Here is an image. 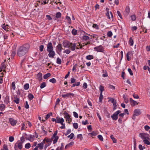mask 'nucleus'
I'll return each instance as SVG.
<instances>
[{
    "label": "nucleus",
    "mask_w": 150,
    "mask_h": 150,
    "mask_svg": "<svg viewBox=\"0 0 150 150\" xmlns=\"http://www.w3.org/2000/svg\"><path fill=\"white\" fill-rule=\"evenodd\" d=\"M30 45L28 44H25L21 46L18 50L17 54L19 57H21L26 54L30 48Z\"/></svg>",
    "instance_id": "f257e3e1"
},
{
    "label": "nucleus",
    "mask_w": 150,
    "mask_h": 150,
    "mask_svg": "<svg viewBox=\"0 0 150 150\" xmlns=\"http://www.w3.org/2000/svg\"><path fill=\"white\" fill-rule=\"evenodd\" d=\"M5 62L6 60H4V62L1 63V70H0V72H1L3 70L4 72H6V69L7 70V72H8L9 71L10 69V67H9V68L8 69V68H6V66L5 65Z\"/></svg>",
    "instance_id": "f03ea898"
},
{
    "label": "nucleus",
    "mask_w": 150,
    "mask_h": 150,
    "mask_svg": "<svg viewBox=\"0 0 150 150\" xmlns=\"http://www.w3.org/2000/svg\"><path fill=\"white\" fill-rule=\"evenodd\" d=\"M64 114L65 115L64 117L66 119V121L68 122L69 124H70L72 121L71 116L68 113L64 112Z\"/></svg>",
    "instance_id": "7ed1b4c3"
},
{
    "label": "nucleus",
    "mask_w": 150,
    "mask_h": 150,
    "mask_svg": "<svg viewBox=\"0 0 150 150\" xmlns=\"http://www.w3.org/2000/svg\"><path fill=\"white\" fill-rule=\"evenodd\" d=\"M134 114L132 117V118L134 120H135L136 116L140 115L141 113L140 110L138 109H136L134 110Z\"/></svg>",
    "instance_id": "20e7f679"
},
{
    "label": "nucleus",
    "mask_w": 150,
    "mask_h": 150,
    "mask_svg": "<svg viewBox=\"0 0 150 150\" xmlns=\"http://www.w3.org/2000/svg\"><path fill=\"white\" fill-rule=\"evenodd\" d=\"M22 146L23 144L18 141L15 144L14 149L15 150H18V149L21 150L22 149Z\"/></svg>",
    "instance_id": "39448f33"
},
{
    "label": "nucleus",
    "mask_w": 150,
    "mask_h": 150,
    "mask_svg": "<svg viewBox=\"0 0 150 150\" xmlns=\"http://www.w3.org/2000/svg\"><path fill=\"white\" fill-rule=\"evenodd\" d=\"M121 111L120 110H117L111 116V117L112 120H116L118 117V115L121 112Z\"/></svg>",
    "instance_id": "423d86ee"
},
{
    "label": "nucleus",
    "mask_w": 150,
    "mask_h": 150,
    "mask_svg": "<svg viewBox=\"0 0 150 150\" xmlns=\"http://www.w3.org/2000/svg\"><path fill=\"white\" fill-rule=\"evenodd\" d=\"M149 134L144 133H141L139 134V136L142 139H149Z\"/></svg>",
    "instance_id": "0eeeda50"
},
{
    "label": "nucleus",
    "mask_w": 150,
    "mask_h": 150,
    "mask_svg": "<svg viewBox=\"0 0 150 150\" xmlns=\"http://www.w3.org/2000/svg\"><path fill=\"white\" fill-rule=\"evenodd\" d=\"M108 99L109 100V101H110L113 103V110H115L117 108L116 101L115 99L111 98H108Z\"/></svg>",
    "instance_id": "6e6552de"
},
{
    "label": "nucleus",
    "mask_w": 150,
    "mask_h": 150,
    "mask_svg": "<svg viewBox=\"0 0 150 150\" xmlns=\"http://www.w3.org/2000/svg\"><path fill=\"white\" fill-rule=\"evenodd\" d=\"M94 49L98 52H103L104 51L103 47L101 45L95 47Z\"/></svg>",
    "instance_id": "1a4fd4ad"
},
{
    "label": "nucleus",
    "mask_w": 150,
    "mask_h": 150,
    "mask_svg": "<svg viewBox=\"0 0 150 150\" xmlns=\"http://www.w3.org/2000/svg\"><path fill=\"white\" fill-rule=\"evenodd\" d=\"M63 44L64 47L69 48L71 45V43L67 41H65L63 42Z\"/></svg>",
    "instance_id": "9d476101"
},
{
    "label": "nucleus",
    "mask_w": 150,
    "mask_h": 150,
    "mask_svg": "<svg viewBox=\"0 0 150 150\" xmlns=\"http://www.w3.org/2000/svg\"><path fill=\"white\" fill-rule=\"evenodd\" d=\"M53 47L52 44L50 42L47 45V52L53 50Z\"/></svg>",
    "instance_id": "9b49d317"
},
{
    "label": "nucleus",
    "mask_w": 150,
    "mask_h": 150,
    "mask_svg": "<svg viewBox=\"0 0 150 150\" xmlns=\"http://www.w3.org/2000/svg\"><path fill=\"white\" fill-rule=\"evenodd\" d=\"M49 52L48 55L50 57L54 58L55 55V52L53 50L48 52Z\"/></svg>",
    "instance_id": "f8f14e48"
},
{
    "label": "nucleus",
    "mask_w": 150,
    "mask_h": 150,
    "mask_svg": "<svg viewBox=\"0 0 150 150\" xmlns=\"http://www.w3.org/2000/svg\"><path fill=\"white\" fill-rule=\"evenodd\" d=\"M56 121V123H60L61 125H62L63 123L64 122V119L63 118H60L59 117H57Z\"/></svg>",
    "instance_id": "ddd939ff"
},
{
    "label": "nucleus",
    "mask_w": 150,
    "mask_h": 150,
    "mask_svg": "<svg viewBox=\"0 0 150 150\" xmlns=\"http://www.w3.org/2000/svg\"><path fill=\"white\" fill-rule=\"evenodd\" d=\"M129 101L132 106H134L136 105H138V103L136 101L133 100L132 98H130Z\"/></svg>",
    "instance_id": "4468645a"
},
{
    "label": "nucleus",
    "mask_w": 150,
    "mask_h": 150,
    "mask_svg": "<svg viewBox=\"0 0 150 150\" xmlns=\"http://www.w3.org/2000/svg\"><path fill=\"white\" fill-rule=\"evenodd\" d=\"M9 121L10 123L11 124V125L13 126H14L16 125L17 123L16 121L12 118H9Z\"/></svg>",
    "instance_id": "2eb2a0df"
},
{
    "label": "nucleus",
    "mask_w": 150,
    "mask_h": 150,
    "mask_svg": "<svg viewBox=\"0 0 150 150\" xmlns=\"http://www.w3.org/2000/svg\"><path fill=\"white\" fill-rule=\"evenodd\" d=\"M129 13V6L126 7L125 11L124 12V14L126 16H127Z\"/></svg>",
    "instance_id": "dca6fc26"
},
{
    "label": "nucleus",
    "mask_w": 150,
    "mask_h": 150,
    "mask_svg": "<svg viewBox=\"0 0 150 150\" xmlns=\"http://www.w3.org/2000/svg\"><path fill=\"white\" fill-rule=\"evenodd\" d=\"M71 49L72 50L74 51L75 50L76 48V44L75 43H71Z\"/></svg>",
    "instance_id": "f3484780"
},
{
    "label": "nucleus",
    "mask_w": 150,
    "mask_h": 150,
    "mask_svg": "<svg viewBox=\"0 0 150 150\" xmlns=\"http://www.w3.org/2000/svg\"><path fill=\"white\" fill-rule=\"evenodd\" d=\"M4 102L5 103L7 104H8L9 102V99L8 96H6V97Z\"/></svg>",
    "instance_id": "a211bd4d"
},
{
    "label": "nucleus",
    "mask_w": 150,
    "mask_h": 150,
    "mask_svg": "<svg viewBox=\"0 0 150 150\" xmlns=\"http://www.w3.org/2000/svg\"><path fill=\"white\" fill-rule=\"evenodd\" d=\"M1 27L2 28L5 30L6 31H8V25H6L4 24L2 25Z\"/></svg>",
    "instance_id": "6ab92c4d"
},
{
    "label": "nucleus",
    "mask_w": 150,
    "mask_h": 150,
    "mask_svg": "<svg viewBox=\"0 0 150 150\" xmlns=\"http://www.w3.org/2000/svg\"><path fill=\"white\" fill-rule=\"evenodd\" d=\"M37 77L39 80L40 81H41L42 79V74L40 72H39L37 74Z\"/></svg>",
    "instance_id": "aec40b11"
},
{
    "label": "nucleus",
    "mask_w": 150,
    "mask_h": 150,
    "mask_svg": "<svg viewBox=\"0 0 150 150\" xmlns=\"http://www.w3.org/2000/svg\"><path fill=\"white\" fill-rule=\"evenodd\" d=\"M82 47V45L79 43H77L76 45V49H81Z\"/></svg>",
    "instance_id": "412c9836"
},
{
    "label": "nucleus",
    "mask_w": 150,
    "mask_h": 150,
    "mask_svg": "<svg viewBox=\"0 0 150 150\" xmlns=\"http://www.w3.org/2000/svg\"><path fill=\"white\" fill-rule=\"evenodd\" d=\"M57 48L59 52H61L62 48V45L61 44H59L57 46Z\"/></svg>",
    "instance_id": "4be33fe9"
},
{
    "label": "nucleus",
    "mask_w": 150,
    "mask_h": 150,
    "mask_svg": "<svg viewBox=\"0 0 150 150\" xmlns=\"http://www.w3.org/2000/svg\"><path fill=\"white\" fill-rule=\"evenodd\" d=\"M38 148H39L40 149H43V148L44 145H43V143H40L38 144Z\"/></svg>",
    "instance_id": "5701e85b"
},
{
    "label": "nucleus",
    "mask_w": 150,
    "mask_h": 150,
    "mask_svg": "<svg viewBox=\"0 0 150 150\" xmlns=\"http://www.w3.org/2000/svg\"><path fill=\"white\" fill-rule=\"evenodd\" d=\"M93 58V57L92 55H88L86 57V59L88 60H91Z\"/></svg>",
    "instance_id": "b1692460"
},
{
    "label": "nucleus",
    "mask_w": 150,
    "mask_h": 150,
    "mask_svg": "<svg viewBox=\"0 0 150 150\" xmlns=\"http://www.w3.org/2000/svg\"><path fill=\"white\" fill-rule=\"evenodd\" d=\"M50 75L51 74L50 73H47L44 75L43 78L44 79H46L48 77H50Z\"/></svg>",
    "instance_id": "393cba45"
},
{
    "label": "nucleus",
    "mask_w": 150,
    "mask_h": 150,
    "mask_svg": "<svg viewBox=\"0 0 150 150\" xmlns=\"http://www.w3.org/2000/svg\"><path fill=\"white\" fill-rule=\"evenodd\" d=\"M129 43L131 46H133V45L134 42L131 38L129 39Z\"/></svg>",
    "instance_id": "a878e982"
},
{
    "label": "nucleus",
    "mask_w": 150,
    "mask_h": 150,
    "mask_svg": "<svg viewBox=\"0 0 150 150\" xmlns=\"http://www.w3.org/2000/svg\"><path fill=\"white\" fill-rule=\"evenodd\" d=\"M28 98L29 100H31L34 98V96L32 94L30 93L28 95Z\"/></svg>",
    "instance_id": "bb28decb"
},
{
    "label": "nucleus",
    "mask_w": 150,
    "mask_h": 150,
    "mask_svg": "<svg viewBox=\"0 0 150 150\" xmlns=\"http://www.w3.org/2000/svg\"><path fill=\"white\" fill-rule=\"evenodd\" d=\"M144 142L147 145H150V142L148 139H145L143 140Z\"/></svg>",
    "instance_id": "cd10ccee"
},
{
    "label": "nucleus",
    "mask_w": 150,
    "mask_h": 150,
    "mask_svg": "<svg viewBox=\"0 0 150 150\" xmlns=\"http://www.w3.org/2000/svg\"><path fill=\"white\" fill-rule=\"evenodd\" d=\"M5 105L3 104H0V109L1 111L5 109Z\"/></svg>",
    "instance_id": "c85d7f7f"
},
{
    "label": "nucleus",
    "mask_w": 150,
    "mask_h": 150,
    "mask_svg": "<svg viewBox=\"0 0 150 150\" xmlns=\"http://www.w3.org/2000/svg\"><path fill=\"white\" fill-rule=\"evenodd\" d=\"M14 98V102L17 104H18L19 103V99L17 98Z\"/></svg>",
    "instance_id": "c756f323"
},
{
    "label": "nucleus",
    "mask_w": 150,
    "mask_h": 150,
    "mask_svg": "<svg viewBox=\"0 0 150 150\" xmlns=\"http://www.w3.org/2000/svg\"><path fill=\"white\" fill-rule=\"evenodd\" d=\"M11 87L13 90H15L16 86H15V82H13L11 83Z\"/></svg>",
    "instance_id": "7c9ffc66"
},
{
    "label": "nucleus",
    "mask_w": 150,
    "mask_h": 150,
    "mask_svg": "<svg viewBox=\"0 0 150 150\" xmlns=\"http://www.w3.org/2000/svg\"><path fill=\"white\" fill-rule=\"evenodd\" d=\"M110 138L112 139L113 143H116L117 142L116 139L112 135L110 136Z\"/></svg>",
    "instance_id": "2f4dec72"
},
{
    "label": "nucleus",
    "mask_w": 150,
    "mask_h": 150,
    "mask_svg": "<svg viewBox=\"0 0 150 150\" xmlns=\"http://www.w3.org/2000/svg\"><path fill=\"white\" fill-rule=\"evenodd\" d=\"M80 83V82H75V83L73 85L71 86V87H75L76 86H79V85Z\"/></svg>",
    "instance_id": "473e14b6"
},
{
    "label": "nucleus",
    "mask_w": 150,
    "mask_h": 150,
    "mask_svg": "<svg viewBox=\"0 0 150 150\" xmlns=\"http://www.w3.org/2000/svg\"><path fill=\"white\" fill-rule=\"evenodd\" d=\"M46 86V83L44 82H42L41 84L40 88H44Z\"/></svg>",
    "instance_id": "72a5a7b5"
},
{
    "label": "nucleus",
    "mask_w": 150,
    "mask_h": 150,
    "mask_svg": "<svg viewBox=\"0 0 150 150\" xmlns=\"http://www.w3.org/2000/svg\"><path fill=\"white\" fill-rule=\"evenodd\" d=\"M66 19L67 20L68 22L69 23L71 24V20L70 17L68 16H66Z\"/></svg>",
    "instance_id": "f704fd0d"
},
{
    "label": "nucleus",
    "mask_w": 150,
    "mask_h": 150,
    "mask_svg": "<svg viewBox=\"0 0 150 150\" xmlns=\"http://www.w3.org/2000/svg\"><path fill=\"white\" fill-rule=\"evenodd\" d=\"M61 13L60 12H58L56 14V17L57 18H59L61 17Z\"/></svg>",
    "instance_id": "c9c22d12"
},
{
    "label": "nucleus",
    "mask_w": 150,
    "mask_h": 150,
    "mask_svg": "<svg viewBox=\"0 0 150 150\" xmlns=\"http://www.w3.org/2000/svg\"><path fill=\"white\" fill-rule=\"evenodd\" d=\"M77 30L75 29H73L72 31V33L74 35H76L77 33Z\"/></svg>",
    "instance_id": "e433bc0d"
},
{
    "label": "nucleus",
    "mask_w": 150,
    "mask_h": 150,
    "mask_svg": "<svg viewBox=\"0 0 150 150\" xmlns=\"http://www.w3.org/2000/svg\"><path fill=\"white\" fill-rule=\"evenodd\" d=\"M29 84L28 83H26L24 85V88L25 90H27L29 88Z\"/></svg>",
    "instance_id": "4c0bfd02"
},
{
    "label": "nucleus",
    "mask_w": 150,
    "mask_h": 150,
    "mask_svg": "<svg viewBox=\"0 0 150 150\" xmlns=\"http://www.w3.org/2000/svg\"><path fill=\"white\" fill-rule=\"evenodd\" d=\"M31 145L30 143H28L25 145V147L26 149H29Z\"/></svg>",
    "instance_id": "58836bf2"
},
{
    "label": "nucleus",
    "mask_w": 150,
    "mask_h": 150,
    "mask_svg": "<svg viewBox=\"0 0 150 150\" xmlns=\"http://www.w3.org/2000/svg\"><path fill=\"white\" fill-rule=\"evenodd\" d=\"M74 144V142H71L69 143L68 144H67L66 146H65V148L66 149L67 147H69L70 146H72Z\"/></svg>",
    "instance_id": "ea45409f"
},
{
    "label": "nucleus",
    "mask_w": 150,
    "mask_h": 150,
    "mask_svg": "<svg viewBox=\"0 0 150 150\" xmlns=\"http://www.w3.org/2000/svg\"><path fill=\"white\" fill-rule=\"evenodd\" d=\"M62 61L61 59H60L59 57H58L57 58V63L59 64H61Z\"/></svg>",
    "instance_id": "a19ab883"
},
{
    "label": "nucleus",
    "mask_w": 150,
    "mask_h": 150,
    "mask_svg": "<svg viewBox=\"0 0 150 150\" xmlns=\"http://www.w3.org/2000/svg\"><path fill=\"white\" fill-rule=\"evenodd\" d=\"M99 90L100 92H103L104 91V87L103 86L100 85L99 87Z\"/></svg>",
    "instance_id": "79ce46f5"
},
{
    "label": "nucleus",
    "mask_w": 150,
    "mask_h": 150,
    "mask_svg": "<svg viewBox=\"0 0 150 150\" xmlns=\"http://www.w3.org/2000/svg\"><path fill=\"white\" fill-rule=\"evenodd\" d=\"M41 3L42 4H45L48 3V0H40Z\"/></svg>",
    "instance_id": "37998d69"
},
{
    "label": "nucleus",
    "mask_w": 150,
    "mask_h": 150,
    "mask_svg": "<svg viewBox=\"0 0 150 150\" xmlns=\"http://www.w3.org/2000/svg\"><path fill=\"white\" fill-rule=\"evenodd\" d=\"M49 81L53 83H55L56 82L55 79L54 78H53L52 79H50L49 80Z\"/></svg>",
    "instance_id": "c03bdc74"
},
{
    "label": "nucleus",
    "mask_w": 150,
    "mask_h": 150,
    "mask_svg": "<svg viewBox=\"0 0 150 150\" xmlns=\"http://www.w3.org/2000/svg\"><path fill=\"white\" fill-rule=\"evenodd\" d=\"M54 139L53 140V144H55L57 142L59 137H54Z\"/></svg>",
    "instance_id": "a18cd8bd"
},
{
    "label": "nucleus",
    "mask_w": 150,
    "mask_h": 150,
    "mask_svg": "<svg viewBox=\"0 0 150 150\" xmlns=\"http://www.w3.org/2000/svg\"><path fill=\"white\" fill-rule=\"evenodd\" d=\"M52 115V112H50L49 113L47 114L46 116V120H47L48 118H49L50 117V115Z\"/></svg>",
    "instance_id": "49530a36"
},
{
    "label": "nucleus",
    "mask_w": 150,
    "mask_h": 150,
    "mask_svg": "<svg viewBox=\"0 0 150 150\" xmlns=\"http://www.w3.org/2000/svg\"><path fill=\"white\" fill-rule=\"evenodd\" d=\"M74 136V134L73 133H72L69 135L67 137L68 138L70 137V139H71L73 138Z\"/></svg>",
    "instance_id": "de8ad7c7"
},
{
    "label": "nucleus",
    "mask_w": 150,
    "mask_h": 150,
    "mask_svg": "<svg viewBox=\"0 0 150 150\" xmlns=\"http://www.w3.org/2000/svg\"><path fill=\"white\" fill-rule=\"evenodd\" d=\"M98 138L101 141H103V139L102 136L101 135H99L98 136Z\"/></svg>",
    "instance_id": "09e8293b"
},
{
    "label": "nucleus",
    "mask_w": 150,
    "mask_h": 150,
    "mask_svg": "<svg viewBox=\"0 0 150 150\" xmlns=\"http://www.w3.org/2000/svg\"><path fill=\"white\" fill-rule=\"evenodd\" d=\"M77 138L80 139V140H82L83 139V137L82 136V135L81 134H80L78 135L77 136Z\"/></svg>",
    "instance_id": "8fccbe9b"
},
{
    "label": "nucleus",
    "mask_w": 150,
    "mask_h": 150,
    "mask_svg": "<svg viewBox=\"0 0 150 150\" xmlns=\"http://www.w3.org/2000/svg\"><path fill=\"white\" fill-rule=\"evenodd\" d=\"M45 142H52V139H48L47 138H45Z\"/></svg>",
    "instance_id": "3c124183"
},
{
    "label": "nucleus",
    "mask_w": 150,
    "mask_h": 150,
    "mask_svg": "<svg viewBox=\"0 0 150 150\" xmlns=\"http://www.w3.org/2000/svg\"><path fill=\"white\" fill-rule=\"evenodd\" d=\"M73 127L75 129H77L78 127V124L76 123H74L73 124Z\"/></svg>",
    "instance_id": "603ef678"
},
{
    "label": "nucleus",
    "mask_w": 150,
    "mask_h": 150,
    "mask_svg": "<svg viewBox=\"0 0 150 150\" xmlns=\"http://www.w3.org/2000/svg\"><path fill=\"white\" fill-rule=\"evenodd\" d=\"M62 97L64 98H65L66 97H69V93H67L65 94H63L62 95Z\"/></svg>",
    "instance_id": "864d4df0"
},
{
    "label": "nucleus",
    "mask_w": 150,
    "mask_h": 150,
    "mask_svg": "<svg viewBox=\"0 0 150 150\" xmlns=\"http://www.w3.org/2000/svg\"><path fill=\"white\" fill-rule=\"evenodd\" d=\"M57 131H56L54 132L53 136L52 137V139H53L54 137H56L57 136H56L57 135Z\"/></svg>",
    "instance_id": "5fc2aeb1"
},
{
    "label": "nucleus",
    "mask_w": 150,
    "mask_h": 150,
    "mask_svg": "<svg viewBox=\"0 0 150 150\" xmlns=\"http://www.w3.org/2000/svg\"><path fill=\"white\" fill-rule=\"evenodd\" d=\"M123 98H124V99L125 100V102L126 103H127L129 102V100L128 98H126L125 96V95H124V97Z\"/></svg>",
    "instance_id": "6e6d98bb"
},
{
    "label": "nucleus",
    "mask_w": 150,
    "mask_h": 150,
    "mask_svg": "<svg viewBox=\"0 0 150 150\" xmlns=\"http://www.w3.org/2000/svg\"><path fill=\"white\" fill-rule=\"evenodd\" d=\"M21 142H19L23 144L25 141V139L23 137H22L21 138Z\"/></svg>",
    "instance_id": "4d7b16f0"
},
{
    "label": "nucleus",
    "mask_w": 150,
    "mask_h": 150,
    "mask_svg": "<svg viewBox=\"0 0 150 150\" xmlns=\"http://www.w3.org/2000/svg\"><path fill=\"white\" fill-rule=\"evenodd\" d=\"M14 138L13 136H10L9 137V141L10 142H12L14 141Z\"/></svg>",
    "instance_id": "13d9d810"
},
{
    "label": "nucleus",
    "mask_w": 150,
    "mask_h": 150,
    "mask_svg": "<svg viewBox=\"0 0 150 150\" xmlns=\"http://www.w3.org/2000/svg\"><path fill=\"white\" fill-rule=\"evenodd\" d=\"M44 48V45H41L39 47V50L40 52H42L43 51Z\"/></svg>",
    "instance_id": "bf43d9fd"
},
{
    "label": "nucleus",
    "mask_w": 150,
    "mask_h": 150,
    "mask_svg": "<svg viewBox=\"0 0 150 150\" xmlns=\"http://www.w3.org/2000/svg\"><path fill=\"white\" fill-rule=\"evenodd\" d=\"M89 38L88 36L86 35H84L83 37V39L85 40H87L89 39Z\"/></svg>",
    "instance_id": "052dcab7"
},
{
    "label": "nucleus",
    "mask_w": 150,
    "mask_h": 150,
    "mask_svg": "<svg viewBox=\"0 0 150 150\" xmlns=\"http://www.w3.org/2000/svg\"><path fill=\"white\" fill-rule=\"evenodd\" d=\"M131 17L132 20L133 21H134L136 19V16L134 15L131 16Z\"/></svg>",
    "instance_id": "680f3d73"
},
{
    "label": "nucleus",
    "mask_w": 150,
    "mask_h": 150,
    "mask_svg": "<svg viewBox=\"0 0 150 150\" xmlns=\"http://www.w3.org/2000/svg\"><path fill=\"white\" fill-rule=\"evenodd\" d=\"M107 35L109 37H111L112 35V32L111 31H109L108 32V33Z\"/></svg>",
    "instance_id": "e2e57ef3"
},
{
    "label": "nucleus",
    "mask_w": 150,
    "mask_h": 150,
    "mask_svg": "<svg viewBox=\"0 0 150 150\" xmlns=\"http://www.w3.org/2000/svg\"><path fill=\"white\" fill-rule=\"evenodd\" d=\"M74 115V117L76 118H77L78 117V114L75 112H73Z\"/></svg>",
    "instance_id": "0e129e2a"
},
{
    "label": "nucleus",
    "mask_w": 150,
    "mask_h": 150,
    "mask_svg": "<svg viewBox=\"0 0 150 150\" xmlns=\"http://www.w3.org/2000/svg\"><path fill=\"white\" fill-rule=\"evenodd\" d=\"M133 96L134 98L136 99H138L139 98V97L138 95L135 94H133Z\"/></svg>",
    "instance_id": "69168bd1"
},
{
    "label": "nucleus",
    "mask_w": 150,
    "mask_h": 150,
    "mask_svg": "<svg viewBox=\"0 0 150 150\" xmlns=\"http://www.w3.org/2000/svg\"><path fill=\"white\" fill-rule=\"evenodd\" d=\"M128 72H129V74L131 75L132 76L133 75V73L132 72V71L130 69L128 68Z\"/></svg>",
    "instance_id": "338daca9"
},
{
    "label": "nucleus",
    "mask_w": 150,
    "mask_h": 150,
    "mask_svg": "<svg viewBox=\"0 0 150 150\" xmlns=\"http://www.w3.org/2000/svg\"><path fill=\"white\" fill-rule=\"evenodd\" d=\"M71 51L70 50L67 49L65 50L64 51V53H66L67 54H68Z\"/></svg>",
    "instance_id": "774afa93"
}]
</instances>
